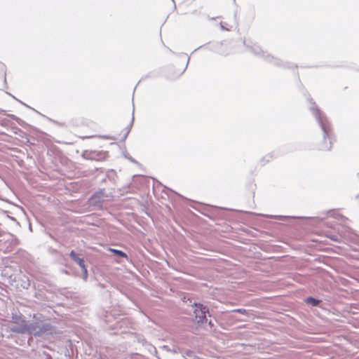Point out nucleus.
Returning a JSON list of instances; mask_svg holds the SVG:
<instances>
[{
	"label": "nucleus",
	"mask_w": 359,
	"mask_h": 359,
	"mask_svg": "<svg viewBox=\"0 0 359 359\" xmlns=\"http://www.w3.org/2000/svg\"><path fill=\"white\" fill-rule=\"evenodd\" d=\"M332 135L330 130H325L323 140L319 145V150L322 151H330L332 147Z\"/></svg>",
	"instance_id": "1"
},
{
	"label": "nucleus",
	"mask_w": 359,
	"mask_h": 359,
	"mask_svg": "<svg viewBox=\"0 0 359 359\" xmlns=\"http://www.w3.org/2000/svg\"><path fill=\"white\" fill-rule=\"evenodd\" d=\"M208 311V309L205 306H203L202 304H196L194 313L196 315V318L198 319V323H203V321L207 320L206 313Z\"/></svg>",
	"instance_id": "2"
},
{
	"label": "nucleus",
	"mask_w": 359,
	"mask_h": 359,
	"mask_svg": "<svg viewBox=\"0 0 359 359\" xmlns=\"http://www.w3.org/2000/svg\"><path fill=\"white\" fill-rule=\"evenodd\" d=\"M71 258L75 261L80 266L81 268L82 269L83 273H84V276H85V279H86L87 278V269L86 268V266L84 264V261L83 259L79 257L78 255L74 252V251H72L69 254Z\"/></svg>",
	"instance_id": "3"
},
{
	"label": "nucleus",
	"mask_w": 359,
	"mask_h": 359,
	"mask_svg": "<svg viewBox=\"0 0 359 359\" xmlns=\"http://www.w3.org/2000/svg\"><path fill=\"white\" fill-rule=\"evenodd\" d=\"M109 250L112 252L114 255H118L119 257H125V258L127 257V255L121 250H116V249H113V248H109Z\"/></svg>",
	"instance_id": "4"
},
{
	"label": "nucleus",
	"mask_w": 359,
	"mask_h": 359,
	"mask_svg": "<svg viewBox=\"0 0 359 359\" xmlns=\"http://www.w3.org/2000/svg\"><path fill=\"white\" fill-rule=\"evenodd\" d=\"M306 302L310 303L313 306H316L318 304L319 301L315 299L314 298L309 297L306 299Z\"/></svg>",
	"instance_id": "5"
},
{
	"label": "nucleus",
	"mask_w": 359,
	"mask_h": 359,
	"mask_svg": "<svg viewBox=\"0 0 359 359\" xmlns=\"http://www.w3.org/2000/svg\"><path fill=\"white\" fill-rule=\"evenodd\" d=\"M234 312H238V313H242V314H245L246 313V311L245 309H235L233 310Z\"/></svg>",
	"instance_id": "6"
},
{
	"label": "nucleus",
	"mask_w": 359,
	"mask_h": 359,
	"mask_svg": "<svg viewBox=\"0 0 359 359\" xmlns=\"http://www.w3.org/2000/svg\"><path fill=\"white\" fill-rule=\"evenodd\" d=\"M81 126H89V124H88V123H86V121H82V122L81 123Z\"/></svg>",
	"instance_id": "7"
}]
</instances>
